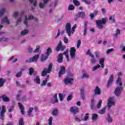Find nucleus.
I'll list each match as a JSON object with an SVG mask.
<instances>
[{
    "instance_id": "39",
    "label": "nucleus",
    "mask_w": 125,
    "mask_h": 125,
    "mask_svg": "<svg viewBox=\"0 0 125 125\" xmlns=\"http://www.w3.org/2000/svg\"><path fill=\"white\" fill-rule=\"evenodd\" d=\"M106 112V107H104V108L102 109L99 111V113L101 115H103Z\"/></svg>"
},
{
    "instance_id": "51",
    "label": "nucleus",
    "mask_w": 125,
    "mask_h": 125,
    "mask_svg": "<svg viewBox=\"0 0 125 125\" xmlns=\"http://www.w3.org/2000/svg\"><path fill=\"white\" fill-rule=\"evenodd\" d=\"M2 22H5L7 24H10L9 21L7 19V18L5 17L3 20H2Z\"/></svg>"
},
{
    "instance_id": "47",
    "label": "nucleus",
    "mask_w": 125,
    "mask_h": 125,
    "mask_svg": "<svg viewBox=\"0 0 125 125\" xmlns=\"http://www.w3.org/2000/svg\"><path fill=\"white\" fill-rule=\"evenodd\" d=\"M40 48H41V46L40 45H37L36 48L33 51V52H34V53H37V52H39Z\"/></svg>"
},
{
    "instance_id": "8",
    "label": "nucleus",
    "mask_w": 125,
    "mask_h": 125,
    "mask_svg": "<svg viewBox=\"0 0 125 125\" xmlns=\"http://www.w3.org/2000/svg\"><path fill=\"white\" fill-rule=\"evenodd\" d=\"M65 48L66 46L62 45V41H60L56 48V50L57 51H64V49Z\"/></svg>"
},
{
    "instance_id": "41",
    "label": "nucleus",
    "mask_w": 125,
    "mask_h": 125,
    "mask_svg": "<svg viewBox=\"0 0 125 125\" xmlns=\"http://www.w3.org/2000/svg\"><path fill=\"white\" fill-rule=\"evenodd\" d=\"M5 12V8H3L0 10V17L3 16Z\"/></svg>"
},
{
    "instance_id": "5",
    "label": "nucleus",
    "mask_w": 125,
    "mask_h": 125,
    "mask_svg": "<svg viewBox=\"0 0 125 125\" xmlns=\"http://www.w3.org/2000/svg\"><path fill=\"white\" fill-rule=\"evenodd\" d=\"M115 104H116V103L115 102V97H109L108 100V103L107 105L108 110H110V108L112 107V105H115Z\"/></svg>"
},
{
    "instance_id": "43",
    "label": "nucleus",
    "mask_w": 125,
    "mask_h": 125,
    "mask_svg": "<svg viewBox=\"0 0 125 125\" xmlns=\"http://www.w3.org/2000/svg\"><path fill=\"white\" fill-rule=\"evenodd\" d=\"M57 114H58V109H54L52 112L53 116H57Z\"/></svg>"
},
{
    "instance_id": "64",
    "label": "nucleus",
    "mask_w": 125,
    "mask_h": 125,
    "mask_svg": "<svg viewBox=\"0 0 125 125\" xmlns=\"http://www.w3.org/2000/svg\"><path fill=\"white\" fill-rule=\"evenodd\" d=\"M28 51L29 53H32V52H34V51H33V48L29 47L28 48Z\"/></svg>"
},
{
    "instance_id": "18",
    "label": "nucleus",
    "mask_w": 125,
    "mask_h": 125,
    "mask_svg": "<svg viewBox=\"0 0 125 125\" xmlns=\"http://www.w3.org/2000/svg\"><path fill=\"white\" fill-rule=\"evenodd\" d=\"M0 98L2 99L3 102H9V101H10L9 97H7L6 95H1V96H0Z\"/></svg>"
},
{
    "instance_id": "32",
    "label": "nucleus",
    "mask_w": 125,
    "mask_h": 125,
    "mask_svg": "<svg viewBox=\"0 0 125 125\" xmlns=\"http://www.w3.org/2000/svg\"><path fill=\"white\" fill-rule=\"evenodd\" d=\"M34 82L36 83H38V84H40L41 83V79H40V76H37L34 79Z\"/></svg>"
},
{
    "instance_id": "1",
    "label": "nucleus",
    "mask_w": 125,
    "mask_h": 125,
    "mask_svg": "<svg viewBox=\"0 0 125 125\" xmlns=\"http://www.w3.org/2000/svg\"><path fill=\"white\" fill-rule=\"evenodd\" d=\"M77 24H75L72 27L71 30V23L70 22L66 23V25L65 26V31L68 37H71V36H72V34L75 33V30L77 28Z\"/></svg>"
},
{
    "instance_id": "6",
    "label": "nucleus",
    "mask_w": 125,
    "mask_h": 125,
    "mask_svg": "<svg viewBox=\"0 0 125 125\" xmlns=\"http://www.w3.org/2000/svg\"><path fill=\"white\" fill-rule=\"evenodd\" d=\"M87 55H89L90 57H91V59L90 60V62L91 64H95L97 62V60L94 57V55H92L91 52H90V50L89 49L86 52Z\"/></svg>"
},
{
    "instance_id": "17",
    "label": "nucleus",
    "mask_w": 125,
    "mask_h": 125,
    "mask_svg": "<svg viewBox=\"0 0 125 125\" xmlns=\"http://www.w3.org/2000/svg\"><path fill=\"white\" fill-rule=\"evenodd\" d=\"M113 82H114V75H111L109 76V79L107 81V87H110V85L113 83Z\"/></svg>"
},
{
    "instance_id": "36",
    "label": "nucleus",
    "mask_w": 125,
    "mask_h": 125,
    "mask_svg": "<svg viewBox=\"0 0 125 125\" xmlns=\"http://www.w3.org/2000/svg\"><path fill=\"white\" fill-rule=\"evenodd\" d=\"M106 121L108 123H113V119L110 114L107 115V117L106 118Z\"/></svg>"
},
{
    "instance_id": "55",
    "label": "nucleus",
    "mask_w": 125,
    "mask_h": 125,
    "mask_svg": "<svg viewBox=\"0 0 125 125\" xmlns=\"http://www.w3.org/2000/svg\"><path fill=\"white\" fill-rule=\"evenodd\" d=\"M73 2L75 5H80V2H79L77 0H73Z\"/></svg>"
},
{
    "instance_id": "49",
    "label": "nucleus",
    "mask_w": 125,
    "mask_h": 125,
    "mask_svg": "<svg viewBox=\"0 0 125 125\" xmlns=\"http://www.w3.org/2000/svg\"><path fill=\"white\" fill-rule=\"evenodd\" d=\"M109 20L110 21H111V22H112L113 23H115L116 22V20H115V18H114V17L111 16L109 18Z\"/></svg>"
},
{
    "instance_id": "28",
    "label": "nucleus",
    "mask_w": 125,
    "mask_h": 125,
    "mask_svg": "<svg viewBox=\"0 0 125 125\" xmlns=\"http://www.w3.org/2000/svg\"><path fill=\"white\" fill-rule=\"evenodd\" d=\"M33 111H34V108L30 107L27 112V115L29 116V117H33L34 116L32 113L33 112Z\"/></svg>"
},
{
    "instance_id": "25",
    "label": "nucleus",
    "mask_w": 125,
    "mask_h": 125,
    "mask_svg": "<svg viewBox=\"0 0 125 125\" xmlns=\"http://www.w3.org/2000/svg\"><path fill=\"white\" fill-rule=\"evenodd\" d=\"M94 93L96 95H100V94H101V91H100V88H99V86H96Z\"/></svg>"
},
{
    "instance_id": "9",
    "label": "nucleus",
    "mask_w": 125,
    "mask_h": 125,
    "mask_svg": "<svg viewBox=\"0 0 125 125\" xmlns=\"http://www.w3.org/2000/svg\"><path fill=\"white\" fill-rule=\"evenodd\" d=\"M123 92V86H118L115 88L114 93L117 96V97H119V96H121V93Z\"/></svg>"
},
{
    "instance_id": "22",
    "label": "nucleus",
    "mask_w": 125,
    "mask_h": 125,
    "mask_svg": "<svg viewBox=\"0 0 125 125\" xmlns=\"http://www.w3.org/2000/svg\"><path fill=\"white\" fill-rule=\"evenodd\" d=\"M49 81V75H47L45 78V80L42 81V83L41 84V86H45L46 85V83Z\"/></svg>"
},
{
    "instance_id": "16",
    "label": "nucleus",
    "mask_w": 125,
    "mask_h": 125,
    "mask_svg": "<svg viewBox=\"0 0 125 125\" xmlns=\"http://www.w3.org/2000/svg\"><path fill=\"white\" fill-rule=\"evenodd\" d=\"M70 112L73 113V115H76V114H78L79 113V108L77 107H71L70 109Z\"/></svg>"
},
{
    "instance_id": "53",
    "label": "nucleus",
    "mask_w": 125,
    "mask_h": 125,
    "mask_svg": "<svg viewBox=\"0 0 125 125\" xmlns=\"http://www.w3.org/2000/svg\"><path fill=\"white\" fill-rule=\"evenodd\" d=\"M19 124L20 125H23L24 124V120L22 118H20Z\"/></svg>"
},
{
    "instance_id": "42",
    "label": "nucleus",
    "mask_w": 125,
    "mask_h": 125,
    "mask_svg": "<svg viewBox=\"0 0 125 125\" xmlns=\"http://www.w3.org/2000/svg\"><path fill=\"white\" fill-rule=\"evenodd\" d=\"M18 92L19 93L17 96V100H18V101H19V100H20V96H21V93H22V90H19Z\"/></svg>"
},
{
    "instance_id": "50",
    "label": "nucleus",
    "mask_w": 125,
    "mask_h": 125,
    "mask_svg": "<svg viewBox=\"0 0 125 125\" xmlns=\"http://www.w3.org/2000/svg\"><path fill=\"white\" fill-rule=\"evenodd\" d=\"M89 117V114L86 113L85 115L84 119H82V121H87V120H88Z\"/></svg>"
},
{
    "instance_id": "40",
    "label": "nucleus",
    "mask_w": 125,
    "mask_h": 125,
    "mask_svg": "<svg viewBox=\"0 0 125 125\" xmlns=\"http://www.w3.org/2000/svg\"><path fill=\"white\" fill-rule=\"evenodd\" d=\"M59 97L60 101H61V102L63 101V100H64V95H63L62 93L59 94Z\"/></svg>"
},
{
    "instance_id": "60",
    "label": "nucleus",
    "mask_w": 125,
    "mask_h": 125,
    "mask_svg": "<svg viewBox=\"0 0 125 125\" xmlns=\"http://www.w3.org/2000/svg\"><path fill=\"white\" fill-rule=\"evenodd\" d=\"M72 98H73V95H70L67 97L66 100L67 101H71V100H72Z\"/></svg>"
},
{
    "instance_id": "20",
    "label": "nucleus",
    "mask_w": 125,
    "mask_h": 125,
    "mask_svg": "<svg viewBox=\"0 0 125 125\" xmlns=\"http://www.w3.org/2000/svg\"><path fill=\"white\" fill-rule=\"evenodd\" d=\"M90 107L91 110H94V109H95V108H96V106H95V100H94V99H92L91 100Z\"/></svg>"
},
{
    "instance_id": "10",
    "label": "nucleus",
    "mask_w": 125,
    "mask_h": 125,
    "mask_svg": "<svg viewBox=\"0 0 125 125\" xmlns=\"http://www.w3.org/2000/svg\"><path fill=\"white\" fill-rule=\"evenodd\" d=\"M70 55L72 60L76 59V49H75V47H72L70 48Z\"/></svg>"
},
{
    "instance_id": "27",
    "label": "nucleus",
    "mask_w": 125,
    "mask_h": 125,
    "mask_svg": "<svg viewBox=\"0 0 125 125\" xmlns=\"http://www.w3.org/2000/svg\"><path fill=\"white\" fill-rule=\"evenodd\" d=\"M104 62H105V59L104 58H101L100 59V61H99V64H101V68H104Z\"/></svg>"
},
{
    "instance_id": "13",
    "label": "nucleus",
    "mask_w": 125,
    "mask_h": 125,
    "mask_svg": "<svg viewBox=\"0 0 125 125\" xmlns=\"http://www.w3.org/2000/svg\"><path fill=\"white\" fill-rule=\"evenodd\" d=\"M75 80L73 78L67 77L64 80V83L65 84H73V82Z\"/></svg>"
},
{
    "instance_id": "15",
    "label": "nucleus",
    "mask_w": 125,
    "mask_h": 125,
    "mask_svg": "<svg viewBox=\"0 0 125 125\" xmlns=\"http://www.w3.org/2000/svg\"><path fill=\"white\" fill-rule=\"evenodd\" d=\"M39 57H40V55L39 54L35 55L34 56H33V57L29 59L28 61V63H31V62H37Z\"/></svg>"
},
{
    "instance_id": "46",
    "label": "nucleus",
    "mask_w": 125,
    "mask_h": 125,
    "mask_svg": "<svg viewBox=\"0 0 125 125\" xmlns=\"http://www.w3.org/2000/svg\"><path fill=\"white\" fill-rule=\"evenodd\" d=\"M29 2L33 3L34 6H37V0H29Z\"/></svg>"
},
{
    "instance_id": "37",
    "label": "nucleus",
    "mask_w": 125,
    "mask_h": 125,
    "mask_svg": "<svg viewBox=\"0 0 125 125\" xmlns=\"http://www.w3.org/2000/svg\"><path fill=\"white\" fill-rule=\"evenodd\" d=\"M50 53H52V49L50 48H48L46 52L45 53V55L49 56V55H50Z\"/></svg>"
},
{
    "instance_id": "26",
    "label": "nucleus",
    "mask_w": 125,
    "mask_h": 125,
    "mask_svg": "<svg viewBox=\"0 0 125 125\" xmlns=\"http://www.w3.org/2000/svg\"><path fill=\"white\" fill-rule=\"evenodd\" d=\"M117 85H120V86H123V83L122 82V78L118 77L117 80H116Z\"/></svg>"
},
{
    "instance_id": "11",
    "label": "nucleus",
    "mask_w": 125,
    "mask_h": 125,
    "mask_svg": "<svg viewBox=\"0 0 125 125\" xmlns=\"http://www.w3.org/2000/svg\"><path fill=\"white\" fill-rule=\"evenodd\" d=\"M33 19H35V18H34V16L32 15H28L25 16V20L23 21V24L26 26V27H28V21L29 20H33Z\"/></svg>"
},
{
    "instance_id": "63",
    "label": "nucleus",
    "mask_w": 125,
    "mask_h": 125,
    "mask_svg": "<svg viewBox=\"0 0 125 125\" xmlns=\"http://www.w3.org/2000/svg\"><path fill=\"white\" fill-rule=\"evenodd\" d=\"M22 100H23L24 101H27V100H29V98H28L27 97V96H23L22 98Z\"/></svg>"
},
{
    "instance_id": "54",
    "label": "nucleus",
    "mask_w": 125,
    "mask_h": 125,
    "mask_svg": "<svg viewBox=\"0 0 125 125\" xmlns=\"http://www.w3.org/2000/svg\"><path fill=\"white\" fill-rule=\"evenodd\" d=\"M52 121H53L52 117H50L48 120V125H52Z\"/></svg>"
},
{
    "instance_id": "14",
    "label": "nucleus",
    "mask_w": 125,
    "mask_h": 125,
    "mask_svg": "<svg viewBox=\"0 0 125 125\" xmlns=\"http://www.w3.org/2000/svg\"><path fill=\"white\" fill-rule=\"evenodd\" d=\"M76 17L77 18H82V19H84L85 18V12L83 11L79 12L77 14H76Z\"/></svg>"
},
{
    "instance_id": "12",
    "label": "nucleus",
    "mask_w": 125,
    "mask_h": 125,
    "mask_svg": "<svg viewBox=\"0 0 125 125\" xmlns=\"http://www.w3.org/2000/svg\"><path fill=\"white\" fill-rule=\"evenodd\" d=\"M66 73V68L64 66H62L60 67V70L59 72V76L61 78L62 75H65Z\"/></svg>"
},
{
    "instance_id": "34",
    "label": "nucleus",
    "mask_w": 125,
    "mask_h": 125,
    "mask_svg": "<svg viewBox=\"0 0 125 125\" xmlns=\"http://www.w3.org/2000/svg\"><path fill=\"white\" fill-rule=\"evenodd\" d=\"M68 52H69V49H67L66 50V51H65L63 52V55H65V56L67 58V60L68 62H69V61H70V59L69 58V56L68 55Z\"/></svg>"
},
{
    "instance_id": "57",
    "label": "nucleus",
    "mask_w": 125,
    "mask_h": 125,
    "mask_svg": "<svg viewBox=\"0 0 125 125\" xmlns=\"http://www.w3.org/2000/svg\"><path fill=\"white\" fill-rule=\"evenodd\" d=\"M33 73H34V69L31 67L29 69V75H30V76H32V75H33Z\"/></svg>"
},
{
    "instance_id": "56",
    "label": "nucleus",
    "mask_w": 125,
    "mask_h": 125,
    "mask_svg": "<svg viewBox=\"0 0 125 125\" xmlns=\"http://www.w3.org/2000/svg\"><path fill=\"white\" fill-rule=\"evenodd\" d=\"M21 76H22V72H19L16 75V78H21Z\"/></svg>"
},
{
    "instance_id": "52",
    "label": "nucleus",
    "mask_w": 125,
    "mask_h": 125,
    "mask_svg": "<svg viewBox=\"0 0 125 125\" xmlns=\"http://www.w3.org/2000/svg\"><path fill=\"white\" fill-rule=\"evenodd\" d=\"M68 9V10H74L75 9V6H74V5H69Z\"/></svg>"
},
{
    "instance_id": "33",
    "label": "nucleus",
    "mask_w": 125,
    "mask_h": 125,
    "mask_svg": "<svg viewBox=\"0 0 125 125\" xmlns=\"http://www.w3.org/2000/svg\"><path fill=\"white\" fill-rule=\"evenodd\" d=\"M5 82H6L5 79L0 78V87H2L3 86Z\"/></svg>"
},
{
    "instance_id": "23",
    "label": "nucleus",
    "mask_w": 125,
    "mask_h": 125,
    "mask_svg": "<svg viewBox=\"0 0 125 125\" xmlns=\"http://www.w3.org/2000/svg\"><path fill=\"white\" fill-rule=\"evenodd\" d=\"M57 62L58 63H62L63 62V54L60 53L59 54Z\"/></svg>"
},
{
    "instance_id": "3",
    "label": "nucleus",
    "mask_w": 125,
    "mask_h": 125,
    "mask_svg": "<svg viewBox=\"0 0 125 125\" xmlns=\"http://www.w3.org/2000/svg\"><path fill=\"white\" fill-rule=\"evenodd\" d=\"M13 18H17V20L16 21L17 24H19V23H21L23 20V16L21 13L19 12H15L13 14Z\"/></svg>"
},
{
    "instance_id": "38",
    "label": "nucleus",
    "mask_w": 125,
    "mask_h": 125,
    "mask_svg": "<svg viewBox=\"0 0 125 125\" xmlns=\"http://www.w3.org/2000/svg\"><path fill=\"white\" fill-rule=\"evenodd\" d=\"M9 41V38H5V37H3V38H0V42H8Z\"/></svg>"
},
{
    "instance_id": "7",
    "label": "nucleus",
    "mask_w": 125,
    "mask_h": 125,
    "mask_svg": "<svg viewBox=\"0 0 125 125\" xmlns=\"http://www.w3.org/2000/svg\"><path fill=\"white\" fill-rule=\"evenodd\" d=\"M1 111L0 112V119L2 121L4 120V115L6 113V109L5 108V105H2L1 106Z\"/></svg>"
},
{
    "instance_id": "24",
    "label": "nucleus",
    "mask_w": 125,
    "mask_h": 125,
    "mask_svg": "<svg viewBox=\"0 0 125 125\" xmlns=\"http://www.w3.org/2000/svg\"><path fill=\"white\" fill-rule=\"evenodd\" d=\"M18 105L22 115H25V111H24V106L23 105H22L21 103H19Z\"/></svg>"
},
{
    "instance_id": "29",
    "label": "nucleus",
    "mask_w": 125,
    "mask_h": 125,
    "mask_svg": "<svg viewBox=\"0 0 125 125\" xmlns=\"http://www.w3.org/2000/svg\"><path fill=\"white\" fill-rule=\"evenodd\" d=\"M29 34V30L27 29H24L21 31V36L23 37V36H26V35H28Z\"/></svg>"
},
{
    "instance_id": "61",
    "label": "nucleus",
    "mask_w": 125,
    "mask_h": 125,
    "mask_svg": "<svg viewBox=\"0 0 125 125\" xmlns=\"http://www.w3.org/2000/svg\"><path fill=\"white\" fill-rule=\"evenodd\" d=\"M60 34H61V32H60V29H58V33H57V35L55 37V39L56 40V39H57L59 36H60Z\"/></svg>"
},
{
    "instance_id": "21",
    "label": "nucleus",
    "mask_w": 125,
    "mask_h": 125,
    "mask_svg": "<svg viewBox=\"0 0 125 125\" xmlns=\"http://www.w3.org/2000/svg\"><path fill=\"white\" fill-rule=\"evenodd\" d=\"M54 100L51 101L52 104H55V103H58V99L57 98V93H55L53 96Z\"/></svg>"
},
{
    "instance_id": "4",
    "label": "nucleus",
    "mask_w": 125,
    "mask_h": 125,
    "mask_svg": "<svg viewBox=\"0 0 125 125\" xmlns=\"http://www.w3.org/2000/svg\"><path fill=\"white\" fill-rule=\"evenodd\" d=\"M52 63H50L48 65V69L45 68L42 71L41 76H42V77H45V76H46V74L50 73L51 72V70H52Z\"/></svg>"
},
{
    "instance_id": "44",
    "label": "nucleus",
    "mask_w": 125,
    "mask_h": 125,
    "mask_svg": "<svg viewBox=\"0 0 125 125\" xmlns=\"http://www.w3.org/2000/svg\"><path fill=\"white\" fill-rule=\"evenodd\" d=\"M39 6L40 8H42V9H43V8H44V7L46 6V5L44 2L43 3L40 2L39 3Z\"/></svg>"
},
{
    "instance_id": "59",
    "label": "nucleus",
    "mask_w": 125,
    "mask_h": 125,
    "mask_svg": "<svg viewBox=\"0 0 125 125\" xmlns=\"http://www.w3.org/2000/svg\"><path fill=\"white\" fill-rule=\"evenodd\" d=\"M63 42L64 43H68L69 40H68V38L65 36L63 37Z\"/></svg>"
},
{
    "instance_id": "62",
    "label": "nucleus",
    "mask_w": 125,
    "mask_h": 125,
    "mask_svg": "<svg viewBox=\"0 0 125 125\" xmlns=\"http://www.w3.org/2000/svg\"><path fill=\"white\" fill-rule=\"evenodd\" d=\"M113 51H114L113 48L108 49L106 51V54H109V53H110V52H112Z\"/></svg>"
},
{
    "instance_id": "2",
    "label": "nucleus",
    "mask_w": 125,
    "mask_h": 125,
    "mask_svg": "<svg viewBox=\"0 0 125 125\" xmlns=\"http://www.w3.org/2000/svg\"><path fill=\"white\" fill-rule=\"evenodd\" d=\"M108 21V18H104L102 20H98L96 21V26L101 30H102L104 28V25L107 23Z\"/></svg>"
},
{
    "instance_id": "19",
    "label": "nucleus",
    "mask_w": 125,
    "mask_h": 125,
    "mask_svg": "<svg viewBox=\"0 0 125 125\" xmlns=\"http://www.w3.org/2000/svg\"><path fill=\"white\" fill-rule=\"evenodd\" d=\"M81 93V97L83 100H84L85 99V90H84V88H83L80 90Z\"/></svg>"
},
{
    "instance_id": "48",
    "label": "nucleus",
    "mask_w": 125,
    "mask_h": 125,
    "mask_svg": "<svg viewBox=\"0 0 125 125\" xmlns=\"http://www.w3.org/2000/svg\"><path fill=\"white\" fill-rule=\"evenodd\" d=\"M99 68H101L100 65L97 64V65L92 67V71H96L97 69H99Z\"/></svg>"
},
{
    "instance_id": "45",
    "label": "nucleus",
    "mask_w": 125,
    "mask_h": 125,
    "mask_svg": "<svg viewBox=\"0 0 125 125\" xmlns=\"http://www.w3.org/2000/svg\"><path fill=\"white\" fill-rule=\"evenodd\" d=\"M101 104H102V100H100L96 105V107L98 109H100V108L101 107Z\"/></svg>"
},
{
    "instance_id": "58",
    "label": "nucleus",
    "mask_w": 125,
    "mask_h": 125,
    "mask_svg": "<svg viewBox=\"0 0 125 125\" xmlns=\"http://www.w3.org/2000/svg\"><path fill=\"white\" fill-rule=\"evenodd\" d=\"M81 43H82V41H81V40H78V42H77V48H80V46H81Z\"/></svg>"
},
{
    "instance_id": "31",
    "label": "nucleus",
    "mask_w": 125,
    "mask_h": 125,
    "mask_svg": "<svg viewBox=\"0 0 125 125\" xmlns=\"http://www.w3.org/2000/svg\"><path fill=\"white\" fill-rule=\"evenodd\" d=\"M82 73L83 74V75L82 76L83 79V78H86V79H88V78H89V75H88V74H87V73H86V72H85V70H83Z\"/></svg>"
},
{
    "instance_id": "35",
    "label": "nucleus",
    "mask_w": 125,
    "mask_h": 125,
    "mask_svg": "<svg viewBox=\"0 0 125 125\" xmlns=\"http://www.w3.org/2000/svg\"><path fill=\"white\" fill-rule=\"evenodd\" d=\"M97 119H98V115H97V114H95V113H94L92 115V121L95 122V121H96V120H97Z\"/></svg>"
},
{
    "instance_id": "30",
    "label": "nucleus",
    "mask_w": 125,
    "mask_h": 125,
    "mask_svg": "<svg viewBox=\"0 0 125 125\" xmlns=\"http://www.w3.org/2000/svg\"><path fill=\"white\" fill-rule=\"evenodd\" d=\"M48 56L47 55L42 54L41 56V61L43 62L48 59Z\"/></svg>"
}]
</instances>
